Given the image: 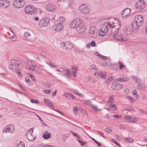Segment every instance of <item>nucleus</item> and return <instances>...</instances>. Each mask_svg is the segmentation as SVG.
Returning <instances> with one entry per match:
<instances>
[{
    "mask_svg": "<svg viewBox=\"0 0 147 147\" xmlns=\"http://www.w3.org/2000/svg\"><path fill=\"white\" fill-rule=\"evenodd\" d=\"M120 27V23L118 20L113 18H110L107 22H105L101 25V28L99 30L98 34L100 36H104L106 35L109 30L111 29V34H113L114 35L118 33Z\"/></svg>",
    "mask_w": 147,
    "mask_h": 147,
    "instance_id": "f257e3e1",
    "label": "nucleus"
},
{
    "mask_svg": "<svg viewBox=\"0 0 147 147\" xmlns=\"http://www.w3.org/2000/svg\"><path fill=\"white\" fill-rule=\"evenodd\" d=\"M70 27L72 28H76V31L79 34L83 33L86 29L82 20L78 18L74 19L70 23Z\"/></svg>",
    "mask_w": 147,
    "mask_h": 147,
    "instance_id": "f03ea898",
    "label": "nucleus"
},
{
    "mask_svg": "<svg viewBox=\"0 0 147 147\" xmlns=\"http://www.w3.org/2000/svg\"><path fill=\"white\" fill-rule=\"evenodd\" d=\"M135 22L131 24L132 30L133 32H137L138 27L141 26L143 24L144 21L142 16L141 15H136L135 18Z\"/></svg>",
    "mask_w": 147,
    "mask_h": 147,
    "instance_id": "7ed1b4c3",
    "label": "nucleus"
},
{
    "mask_svg": "<svg viewBox=\"0 0 147 147\" xmlns=\"http://www.w3.org/2000/svg\"><path fill=\"white\" fill-rule=\"evenodd\" d=\"M79 10L81 13L84 14H87L90 12V9L88 5L82 4L80 6Z\"/></svg>",
    "mask_w": 147,
    "mask_h": 147,
    "instance_id": "20e7f679",
    "label": "nucleus"
},
{
    "mask_svg": "<svg viewBox=\"0 0 147 147\" xmlns=\"http://www.w3.org/2000/svg\"><path fill=\"white\" fill-rule=\"evenodd\" d=\"M25 3L23 0H15L13 2V5L15 8H20L23 7Z\"/></svg>",
    "mask_w": 147,
    "mask_h": 147,
    "instance_id": "39448f33",
    "label": "nucleus"
},
{
    "mask_svg": "<svg viewBox=\"0 0 147 147\" xmlns=\"http://www.w3.org/2000/svg\"><path fill=\"white\" fill-rule=\"evenodd\" d=\"M63 25L61 23H58L53 26L52 30L53 31L59 32L63 30Z\"/></svg>",
    "mask_w": 147,
    "mask_h": 147,
    "instance_id": "423d86ee",
    "label": "nucleus"
},
{
    "mask_svg": "<svg viewBox=\"0 0 147 147\" xmlns=\"http://www.w3.org/2000/svg\"><path fill=\"white\" fill-rule=\"evenodd\" d=\"M49 20L48 18H44L39 21V25L41 27H45L47 26L49 22Z\"/></svg>",
    "mask_w": 147,
    "mask_h": 147,
    "instance_id": "0eeeda50",
    "label": "nucleus"
},
{
    "mask_svg": "<svg viewBox=\"0 0 147 147\" xmlns=\"http://www.w3.org/2000/svg\"><path fill=\"white\" fill-rule=\"evenodd\" d=\"M33 128L30 129V130L27 132L26 136H27V138L29 140L31 141H34L36 138V137L33 134Z\"/></svg>",
    "mask_w": 147,
    "mask_h": 147,
    "instance_id": "6e6552de",
    "label": "nucleus"
},
{
    "mask_svg": "<svg viewBox=\"0 0 147 147\" xmlns=\"http://www.w3.org/2000/svg\"><path fill=\"white\" fill-rule=\"evenodd\" d=\"M146 5L144 2L143 0H140L138 1L135 5L136 8L139 10L144 9Z\"/></svg>",
    "mask_w": 147,
    "mask_h": 147,
    "instance_id": "1a4fd4ad",
    "label": "nucleus"
},
{
    "mask_svg": "<svg viewBox=\"0 0 147 147\" xmlns=\"http://www.w3.org/2000/svg\"><path fill=\"white\" fill-rule=\"evenodd\" d=\"M84 104L90 105L92 110H94L95 111L98 112L102 110V109L98 108L95 105L92 104L91 101L87 100L84 102Z\"/></svg>",
    "mask_w": 147,
    "mask_h": 147,
    "instance_id": "9d476101",
    "label": "nucleus"
},
{
    "mask_svg": "<svg viewBox=\"0 0 147 147\" xmlns=\"http://www.w3.org/2000/svg\"><path fill=\"white\" fill-rule=\"evenodd\" d=\"M25 11L27 13L32 14L36 11V9L32 5H30L27 6L25 7Z\"/></svg>",
    "mask_w": 147,
    "mask_h": 147,
    "instance_id": "9b49d317",
    "label": "nucleus"
},
{
    "mask_svg": "<svg viewBox=\"0 0 147 147\" xmlns=\"http://www.w3.org/2000/svg\"><path fill=\"white\" fill-rule=\"evenodd\" d=\"M89 33L91 37L96 38L97 36V31L95 28V27H90L89 29Z\"/></svg>",
    "mask_w": 147,
    "mask_h": 147,
    "instance_id": "f8f14e48",
    "label": "nucleus"
},
{
    "mask_svg": "<svg viewBox=\"0 0 147 147\" xmlns=\"http://www.w3.org/2000/svg\"><path fill=\"white\" fill-rule=\"evenodd\" d=\"M26 67L31 70L33 71L35 68V65L34 63L29 61H26Z\"/></svg>",
    "mask_w": 147,
    "mask_h": 147,
    "instance_id": "ddd939ff",
    "label": "nucleus"
},
{
    "mask_svg": "<svg viewBox=\"0 0 147 147\" xmlns=\"http://www.w3.org/2000/svg\"><path fill=\"white\" fill-rule=\"evenodd\" d=\"M9 5V1L7 0L0 1V7L5 8L7 7Z\"/></svg>",
    "mask_w": 147,
    "mask_h": 147,
    "instance_id": "4468645a",
    "label": "nucleus"
},
{
    "mask_svg": "<svg viewBox=\"0 0 147 147\" xmlns=\"http://www.w3.org/2000/svg\"><path fill=\"white\" fill-rule=\"evenodd\" d=\"M130 12V9L126 8L122 11L121 14V16L123 18H125L129 14Z\"/></svg>",
    "mask_w": 147,
    "mask_h": 147,
    "instance_id": "2eb2a0df",
    "label": "nucleus"
},
{
    "mask_svg": "<svg viewBox=\"0 0 147 147\" xmlns=\"http://www.w3.org/2000/svg\"><path fill=\"white\" fill-rule=\"evenodd\" d=\"M111 35L114 36L115 38L118 41H125L126 40V38L123 37L122 36L121 34H119L117 36H115L116 34L114 35V34H111Z\"/></svg>",
    "mask_w": 147,
    "mask_h": 147,
    "instance_id": "dca6fc26",
    "label": "nucleus"
},
{
    "mask_svg": "<svg viewBox=\"0 0 147 147\" xmlns=\"http://www.w3.org/2000/svg\"><path fill=\"white\" fill-rule=\"evenodd\" d=\"M113 90L116 89L117 87L120 89H122L123 88V85L120 84H117L116 85L113 84L111 86Z\"/></svg>",
    "mask_w": 147,
    "mask_h": 147,
    "instance_id": "f3484780",
    "label": "nucleus"
},
{
    "mask_svg": "<svg viewBox=\"0 0 147 147\" xmlns=\"http://www.w3.org/2000/svg\"><path fill=\"white\" fill-rule=\"evenodd\" d=\"M46 8L47 10L49 11H54L55 9V6L51 4L47 5Z\"/></svg>",
    "mask_w": 147,
    "mask_h": 147,
    "instance_id": "a211bd4d",
    "label": "nucleus"
},
{
    "mask_svg": "<svg viewBox=\"0 0 147 147\" xmlns=\"http://www.w3.org/2000/svg\"><path fill=\"white\" fill-rule=\"evenodd\" d=\"M7 127V129L9 131V132L13 133L14 132L15 129V127L13 125H10Z\"/></svg>",
    "mask_w": 147,
    "mask_h": 147,
    "instance_id": "6ab92c4d",
    "label": "nucleus"
},
{
    "mask_svg": "<svg viewBox=\"0 0 147 147\" xmlns=\"http://www.w3.org/2000/svg\"><path fill=\"white\" fill-rule=\"evenodd\" d=\"M73 47L72 44L69 42H66L65 50H70Z\"/></svg>",
    "mask_w": 147,
    "mask_h": 147,
    "instance_id": "aec40b11",
    "label": "nucleus"
},
{
    "mask_svg": "<svg viewBox=\"0 0 147 147\" xmlns=\"http://www.w3.org/2000/svg\"><path fill=\"white\" fill-rule=\"evenodd\" d=\"M138 119L136 117H130L129 119L127 121V122L135 123L136 122L138 121Z\"/></svg>",
    "mask_w": 147,
    "mask_h": 147,
    "instance_id": "412c9836",
    "label": "nucleus"
},
{
    "mask_svg": "<svg viewBox=\"0 0 147 147\" xmlns=\"http://www.w3.org/2000/svg\"><path fill=\"white\" fill-rule=\"evenodd\" d=\"M129 79L128 77H124L122 78H119L117 79L116 80L117 81H119L120 82H124L128 81Z\"/></svg>",
    "mask_w": 147,
    "mask_h": 147,
    "instance_id": "4be33fe9",
    "label": "nucleus"
},
{
    "mask_svg": "<svg viewBox=\"0 0 147 147\" xmlns=\"http://www.w3.org/2000/svg\"><path fill=\"white\" fill-rule=\"evenodd\" d=\"M43 137L45 139H48L50 137V134L46 131L43 133Z\"/></svg>",
    "mask_w": 147,
    "mask_h": 147,
    "instance_id": "5701e85b",
    "label": "nucleus"
},
{
    "mask_svg": "<svg viewBox=\"0 0 147 147\" xmlns=\"http://www.w3.org/2000/svg\"><path fill=\"white\" fill-rule=\"evenodd\" d=\"M11 62L13 65L15 66H19L20 64V61L14 59L11 60Z\"/></svg>",
    "mask_w": 147,
    "mask_h": 147,
    "instance_id": "b1692460",
    "label": "nucleus"
},
{
    "mask_svg": "<svg viewBox=\"0 0 147 147\" xmlns=\"http://www.w3.org/2000/svg\"><path fill=\"white\" fill-rule=\"evenodd\" d=\"M44 102L47 105L50 107H52L53 104L50 100L46 99H44Z\"/></svg>",
    "mask_w": 147,
    "mask_h": 147,
    "instance_id": "393cba45",
    "label": "nucleus"
},
{
    "mask_svg": "<svg viewBox=\"0 0 147 147\" xmlns=\"http://www.w3.org/2000/svg\"><path fill=\"white\" fill-rule=\"evenodd\" d=\"M109 67L113 70H116L118 68V66L117 64L111 63Z\"/></svg>",
    "mask_w": 147,
    "mask_h": 147,
    "instance_id": "a878e982",
    "label": "nucleus"
},
{
    "mask_svg": "<svg viewBox=\"0 0 147 147\" xmlns=\"http://www.w3.org/2000/svg\"><path fill=\"white\" fill-rule=\"evenodd\" d=\"M25 145L23 142L20 141L17 144V147H24Z\"/></svg>",
    "mask_w": 147,
    "mask_h": 147,
    "instance_id": "bb28decb",
    "label": "nucleus"
},
{
    "mask_svg": "<svg viewBox=\"0 0 147 147\" xmlns=\"http://www.w3.org/2000/svg\"><path fill=\"white\" fill-rule=\"evenodd\" d=\"M57 20L60 22H63L65 20V18L62 17H60L58 18Z\"/></svg>",
    "mask_w": 147,
    "mask_h": 147,
    "instance_id": "cd10ccee",
    "label": "nucleus"
},
{
    "mask_svg": "<svg viewBox=\"0 0 147 147\" xmlns=\"http://www.w3.org/2000/svg\"><path fill=\"white\" fill-rule=\"evenodd\" d=\"M16 72L18 74L19 78L21 79L22 77V75L20 70L19 69L16 70Z\"/></svg>",
    "mask_w": 147,
    "mask_h": 147,
    "instance_id": "c85d7f7f",
    "label": "nucleus"
},
{
    "mask_svg": "<svg viewBox=\"0 0 147 147\" xmlns=\"http://www.w3.org/2000/svg\"><path fill=\"white\" fill-rule=\"evenodd\" d=\"M125 141L127 142H131L133 141V139L132 138L127 137L125 138Z\"/></svg>",
    "mask_w": 147,
    "mask_h": 147,
    "instance_id": "c756f323",
    "label": "nucleus"
},
{
    "mask_svg": "<svg viewBox=\"0 0 147 147\" xmlns=\"http://www.w3.org/2000/svg\"><path fill=\"white\" fill-rule=\"evenodd\" d=\"M66 70L67 71V72L64 74V75H66V77L68 78H69V75L70 73V71L68 69H66Z\"/></svg>",
    "mask_w": 147,
    "mask_h": 147,
    "instance_id": "7c9ffc66",
    "label": "nucleus"
},
{
    "mask_svg": "<svg viewBox=\"0 0 147 147\" xmlns=\"http://www.w3.org/2000/svg\"><path fill=\"white\" fill-rule=\"evenodd\" d=\"M119 64V69L120 70H121L125 67V66L121 62L119 61L118 62Z\"/></svg>",
    "mask_w": 147,
    "mask_h": 147,
    "instance_id": "2f4dec72",
    "label": "nucleus"
},
{
    "mask_svg": "<svg viewBox=\"0 0 147 147\" xmlns=\"http://www.w3.org/2000/svg\"><path fill=\"white\" fill-rule=\"evenodd\" d=\"M89 68L90 69H97L96 66L95 65L93 64L90 65L89 66Z\"/></svg>",
    "mask_w": 147,
    "mask_h": 147,
    "instance_id": "473e14b6",
    "label": "nucleus"
},
{
    "mask_svg": "<svg viewBox=\"0 0 147 147\" xmlns=\"http://www.w3.org/2000/svg\"><path fill=\"white\" fill-rule=\"evenodd\" d=\"M133 94L134 95H136V99H138L139 98L138 95L137 94V91L136 90H134L133 92Z\"/></svg>",
    "mask_w": 147,
    "mask_h": 147,
    "instance_id": "72a5a7b5",
    "label": "nucleus"
},
{
    "mask_svg": "<svg viewBox=\"0 0 147 147\" xmlns=\"http://www.w3.org/2000/svg\"><path fill=\"white\" fill-rule=\"evenodd\" d=\"M73 70L72 72L73 73L76 74V71L77 70V68L75 66H73L71 68Z\"/></svg>",
    "mask_w": 147,
    "mask_h": 147,
    "instance_id": "f704fd0d",
    "label": "nucleus"
},
{
    "mask_svg": "<svg viewBox=\"0 0 147 147\" xmlns=\"http://www.w3.org/2000/svg\"><path fill=\"white\" fill-rule=\"evenodd\" d=\"M73 135V136H76L77 138L78 139H80V137L78 136L77 134L76 133H74L73 131H70Z\"/></svg>",
    "mask_w": 147,
    "mask_h": 147,
    "instance_id": "c9c22d12",
    "label": "nucleus"
},
{
    "mask_svg": "<svg viewBox=\"0 0 147 147\" xmlns=\"http://www.w3.org/2000/svg\"><path fill=\"white\" fill-rule=\"evenodd\" d=\"M110 106L111 108H113V109L114 111H115L117 109V107H116V106L115 105L111 103L110 104Z\"/></svg>",
    "mask_w": 147,
    "mask_h": 147,
    "instance_id": "e433bc0d",
    "label": "nucleus"
},
{
    "mask_svg": "<svg viewBox=\"0 0 147 147\" xmlns=\"http://www.w3.org/2000/svg\"><path fill=\"white\" fill-rule=\"evenodd\" d=\"M66 42L61 43L60 45L61 47L63 49H65Z\"/></svg>",
    "mask_w": 147,
    "mask_h": 147,
    "instance_id": "4c0bfd02",
    "label": "nucleus"
},
{
    "mask_svg": "<svg viewBox=\"0 0 147 147\" xmlns=\"http://www.w3.org/2000/svg\"><path fill=\"white\" fill-rule=\"evenodd\" d=\"M127 99H128L130 101V102L132 103H133L134 102V100L133 99V98L129 96H127Z\"/></svg>",
    "mask_w": 147,
    "mask_h": 147,
    "instance_id": "58836bf2",
    "label": "nucleus"
},
{
    "mask_svg": "<svg viewBox=\"0 0 147 147\" xmlns=\"http://www.w3.org/2000/svg\"><path fill=\"white\" fill-rule=\"evenodd\" d=\"M113 80V77L112 76H111L107 79V80H106V83L108 84L111 81H112Z\"/></svg>",
    "mask_w": 147,
    "mask_h": 147,
    "instance_id": "ea45409f",
    "label": "nucleus"
},
{
    "mask_svg": "<svg viewBox=\"0 0 147 147\" xmlns=\"http://www.w3.org/2000/svg\"><path fill=\"white\" fill-rule=\"evenodd\" d=\"M24 36L27 37L28 36H30L31 34L30 33L28 32H26L24 34Z\"/></svg>",
    "mask_w": 147,
    "mask_h": 147,
    "instance_id": "a19ab883",
    "label": "nucleus"
},
{
    "mask_svg": "<svg viewBox=\"0 0 147 147\" xmlns=\"http://www.w3.org/2000/svg\"><path fill=\"white\" fill-rule=\"evenodd\" d=\"M78 108L77 107L75 106L74 108V113L75 114H77L78 113Z\"/></svg>",
    "mask_w": 147,
    "mask_h": 147,
    "instance_id": "79ce46f5",
    "label": "nucleus"
},
{
    "mask_svg": "<svg viewBox=\"0 0 147 147\" xmlns=\"http://www.w3.org/2000/svg\"><path fill=\"white\" fill-rule=\"evenodd\" d=\"M64 0H58L57 3L59 5H60L61 4L63 3L64 2Z\"/></svg>",
    "mask_w": 147,
    "mask_h": 147,
    "instance_id": "37998d69",
    "label": "nucleus"
},
{
    "mask_svg": "<svg viewBox=\"0 0 147 147\" xmlns=\"http://www.w3.org/2000/svg\"><path fill=\"white\" fill-rule=\"evenodd\" d=\"M137 87L139 89H142L143 88L142 84L141 83L138 84V86H137Z\"/></svg>",
    "mask_w": 147,
    "mask_h": 147,
    "instance_id": "c03bdc74",
    "label": "nucleus"
},
{
    "mask_svg": "<svg viewBox=\"0 0 147 147\" xmlns=\"http://www.w3.org/2000/svg\"><path fill=\"white\" fill-rule=\"evenodd\" d=\"M101 64L103 67H106L108 65V63L107 62H103L101 63Z\"/></svg>",
    "mask_w": 147,
    "mask_h": 147,
    "instance_id": "a18cd8bd",
    "label": "nucleus"
},
{
    "mask_svg": "<svg viewBox=\"0 0 147 147\" xmlns=\"http://www.w3.org/2000/svg\"><path fill=\"white\" fill-rule=\"evenodd\" d=\"M102 75V78L103 79H105L106 78V74L105 72H103Z\"/></svg>",
    "mask_w": 147,
    "mask_h": 147,
    "instance_id": "49530a36",
    "label": "nucleus"
},
{
    "mask_svg": "<svg viewBox=\"0 0 147 147\" xmlns=\"http://www.w3.org/2000/svg\"><path fill=\"white\" fill-rule=\"evenodd\" d=\"M31 102L32 103L38 104L39 103V102L36 100H34L33 99L31 100Z\"/></svg>",
    "mask_w": 147,
    "mask_h": 147,
    "instance_id": "de8ad7c7",
    "label": "nucleus"
},
{
    "mask_svg": "<svg viewBox=\"0 0 147 147\" xmlns=\"http://www.w3.org/2000/svg\"><path fill=\"white\" fill-rule=\"evenodd\" d=\"M29 77L31 78L34 81L36 82V80L35 78L33 76L32 74H30L29 75Z\"/></svg>",
    "mask_w": 147,
    "mask_h": 147,
    "instance_id": "09e8293b",
    "label": "nucleus"
},
{
    "mask_svg": "<svg viewBox=\"0 0 147 147\" xmlns=\"http://www.w3.org/2000/svg\"><path fill=\"white\" fill-rule=\"evenodd\" d=\"M51 92V90H45L44 91V93L46 94H49Z\"/></svg>",
    "mask_w": 147,
    "mask_h": 147,
    "instance_id": "8fccbe9b",
    "label": "nucleus"
},
{
    "mask_svg": "<svg viewBox=\"0 0 147 147\" xmlns=\"http://www.w3.org/2000/svg\"><path fill=\"white\" fill-rule=\"evenodd\" d=\"M77 140L81 144L82 146L84 145L86 143V142H83L82 141L80 140H79L77 139Z\"/></svg>",
    "mask_w": 147,
    "mask_h": 147,
    "instance_id": "3c124183",
    "label": "nucleus"
},
{
    "mask_svg": "<svg viewBox=\"0 0 147 147\" xmlns=\"http://www.w3.org/2000/svg\"><path fill=\"white\" fill-rule=\"evenodd\" d=\"M90 45L92 47H94L96 46V44L95 41H92L90 43Z\"/></svg>",
    "mask_w": 147,
    "mask_h": 147,
    "instance_id": "603ef678",
    "label": "nucleus"
},
{
    "mask_svg": "<svg viewBox=\"0 0 147 147\" xmlns=\"http://www.w3.org/2000/svg\"><path fill=\"white\" fill-rule=\"evenodd\" d=\"M115 136L117 138V139L119 141H120L121 140V138L120 136H119L117 134H116L115 135Z\"/></svg>",
    "mask_w": 147,
    "mask_h": 147,
    "instance_id": "864d4df0",
    "label": "nucleus"
},
{
    "mask_svg": "<svg viewBox=\"0 0 147 147\" xmlns=\"http://www.w3.org/2000/svg\"><path fill=\"white\" fill-rule=\"evenodd\" d=\"M41 56L44 58L46 57V54L43 51H42L41 53Z\"/></svg>",
    "mask_w": 147,
    "mask_h": 147,
    "instance_id": "5fc2aeb1",
    "label": "nucleus"
},
{
    "mask_svg": "<svg viewBox=\"0 0 147 147\" xmlns=\"http://www.w3.org/2000/svg\"><path fill=\"white\" fill-rule=\"evenodd\" d=\"M130 117L129 116H126L124 117V119L127 122V121L129 119Z\"/></svg>",
    "mask_w": 147,
    "mask_h": 147,
    "instance_id": "6e6d98bb",
    "label": "nucleus"
},
{
    "mask_svg": "<svg viewBox=\"0 0 147 147\" xmlns=\"http://www.w3.org/2000/svg\"><path fill=\"white\" fill-rule=\"evenodd\" d=\"M113 97L111 96L109 98L108 102H113Z\"/></svg>",
    "mask_w": 147,
    "mask_h": 147,
    "instance_id": "4d7b16f0",
    "label": "nucleus"
},
{
    "mask_svg": "<svg viewBox=\"0 0 147 147\" xmlns=\"http://www.w3.org/2000/svg\"><path fill=\"white\" fill-rule=\"evenodd\" d=\"M100 75V72H97L95 73L94 74V75L98 78L99 77V76Z\"/></svg>",
    "mask_w": 147,
    "mask_h": 147,
    "instance_id": "13d9d810",
    "label": "nucleus"
},
{
    "mask_svg": "<svg viewBox=\"0 0 147 147\" xmlns=\"http://www.w3.org/2000/svg\"><path fill=\"white\" fill-rule=\"evenodd\" d=\"M111 141L113 142L115 144L117 145L118 146H120V145L119 144H118L117 142L115 141V140L114 139H112L111 140Z\"/></svg>",
    "mask_w": 147,
    "mask_h": 147,
    "instance_id": "bf43d9fd",
    "label": "nucleus"
},
{
    "mask_svg": "<svg viewBox=\"0 0 147 147\" xmlns=\"http://www.w3.org/2000/svg\"><path fill=\"white\" fill-rule=\"evenodd\" d=\"M35 71L37 73L39 74H41L42 73V72L40 70H36Z\"/></svg>",
    "mask_w": 147,
    "mask_h": 147,
    "instance_id": "052dcab7",
    "label": "nucleus"
},
{
    "mask_svg": "<svg viewBox=\"0 0 147 147\" xmlns=\"http://www.w3.org/2000/svg\"><path fill=\"white\" fill-rule=\"evenodd\" d=\"M105 131L107 133H108L109 134H110L111 132V130L110 129H108V128H106L105 129Z\"/></svg>",
    "mask_w": 147,
    "mask_h": 147,
    "instance_id": "680f3d73",
    "label": "nucleus"
},
{
    "mask_svg": "<svg viewBox=\"0 0 147 147\" xmlns=\"http://www.w3.org/2000/svg\"><path fill=\"white\" fill-rule=\"evenodd\" d=\"M9 131L8 129H7V126L5 127V128L3 130V132H5V133H7L9 132Z\"/></svg>",
    "mask_w": 147,
    "mask_h": 147,
    "instance_id": "e2e57ef3",
    "label": "nucleus"
},
{
    "mask_svg": "<svg viewBox=\"0 0 147 147\" xmlns=\"http://www.w3.org/2000/svg\"><path fill=\"white\" fill-rule=\"evenodd\" d=\"M69 99H73L74 98V97L72 95L70 94L69 95Z\"/></svg>",
    "mask_w": 147,
    "mask_h": 147,
    "instance_id": "0e129e2a",
    "label": "nucleus"
},
{
    "mask_svg": "<svg viewBox=\"0 0 147 147\" xmlns=\"http://www.w3.org/2000/svg\"><path fill=\"white\" fill-rule=\"evenodd\" d=\"M134 81L136 82H138L141 81L140 79L138 78H136Z\"/></svg>",
    "mask_w": 147,
    "mask_h": 147,
    "instance_id": "69168bd1",
    "label": "nucleus"
},
{
    "mask_svg": "<svg viewBox=\"0 0 147 147\" xmlns=\"http://www.w3.org/2000/svg\"><path fill=\"white\" fill-rule=\"evenodd\" d=\"M124 92L125 94H127L129 93V90L128 89H125L124 90Z\"/></svg>",
    "mask_w": 147,
    "mask_h": 147,
    "instance_id": "338daca9",
    "label": "nucleus"
},
{
    "mask_svg": "<svg viewBox=\"0 0 147 147\" xmlns=\"http://www.w3.org/2000/svg\"><path fill=\"white\" fill-rule=\"evenodd\" d=\"M13 65L11 64H9V68L10 69H12L13 68Z\"/></svg>",
    "mask_w": 147,
    "mask_h": 147,
    "instance_id": "774afa93",
    "label": "nucleus"
}]
</instances>
